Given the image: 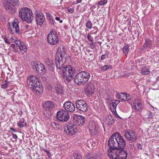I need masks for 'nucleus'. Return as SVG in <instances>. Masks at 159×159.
<instances>
[{
  "mask_svg": "<svg viewBox=\"0 0 159 159\" xmlns=\"http://www.w3.org/2000/svg\"><path fill=\"white\" fill-rule=\"evenodd\" d=\"M66 51L63 48H59L55 56V63L57 70L61 74L65 81L70 82L72 80V75L75 72V69L70 65L64 67L62 59L65 58Z\"/></svg>",
  "mask_w": 159,
  "mask_h": 159,
  "instance_id": "1",
  "label": "nucleus"
},
{
  "mask_svg": "<svg viewBox=\"0 0 159 159\" xmlns=\"http://www.w3.org/2000/svg\"><path fill=\"white\" fill-rule=\"evenodd\" d=\"M18 16L23 21L28 23H31L34 19L32 11L27 7L22 8L19 10Z\"/></svg>",
  "mask_w": 159,
  "mask_h": 159,
  "instance_id": "2",
  "label": "nucleus"
},
{
  "mask_svg": "<svg viewBox=\"0 0 159 159\" xmlns=\"http://www.w3.org/2000/svg\"><path fill=\"white\" fill-rule=\"evenodd\" d=\"M90 77L89 73L86 71H82L75 76L74 78V83L78 85L84 84L88 81Z\"/></svg>",
  "mask_w": 159,
  "mask_h": 159,
  "instance_id": "3",
  "label": "nucleus"
},
{
  "mask_svg": "<svg viewBox=\"0 0 159 159\" xmlns=\"http://www.w3.org/2000/svg\"><path fill=\"white\" fill-rule=\"evenodd\" d=\"M27 83L29 87L35 90L37 92L40 93L42 88L38 79L35 76L31 75L27 79Z\"/></svg>",
  "mask_w": 159,
  "mask_h": 159,
  "instance_id": "4",
  "label": "nucleus"
},
{
  "mask_svg": "<svg viewBox=\"0 0 159 159\" xmlns=\"http://www.w3.org/2000/svg\"><path fill=\"white\" fill-rule=\"evenodd\" d=\"M108 157L112 159H126L127 153L124 149L114 148L112 150V153L108 154Z\"/></svg>",
  "mask_w": 159,
  "mask_h": 159,
  "instance_id": "5",
  "label": "nucleus"
},
{
  "mask_svg": "<svg viewBox=\"0 0 159 159\" xmlns=\"http://www.w3.org/2000/svg\"><path fill=\"white\" fill-rule=\"evenodd\" d=\"M4 4L7 11L13 13L15 12V6H18L19 1V0H5Z\"/></svg>",
  "mask_w": 159,
  "mask_h": 159,
  "instance_id": "6",
  "label": "nucleus"
},
{
  "mask_svg": "<svg viewBox=\"0 0 159 159\" xmlns=\"http://www.w3.org/2000/svg\"><path fill=\"white\" fill-rule=\"evenodd\" d=\"M121 134L127 139L130 141L131 143L134 142L137 140V138L136 133L132 130L124 129L121 131Z\"/></svg>",
  "mask_w": 159,
  "mask_h": 159,
  "instance_id": "7",
  "label": "nucleus"
},
{
  "mask_svg": "<svg viewBox=\"0 0 159 159\" xmlns=\"http://www.w3.org/2000/svg\"><path fill=\"white\" fill-rule=\"evenodd\" d=\"M57 120L61 122L67 121L70 118L69 113L64 109H61L57 113Z\"/></svg>",
  "mask_w": 159,
  "mask_h": 159,
  "instance_id": "8",
  "label": "nucleus"
},
{
  "mask_svg": "<svg viewBox=\"0 0 159 159\" xmlns=\"http://www.w3.org/2000/svg\"><path fill=\"white\" fill-rule=\"evenodd\" d=\"M116 138V132L113 133L109 139L108 141V145L109 147L108 150L107 155L108 156V154L112 153V150L113 149L118 148L117 147L116 141H115V139Z\"/></svg>",
  "mask_w": 159,
  "mask_h": 159,
  "instance_id": "9",
  "label": "nucleus"
},
{
  "mask_svg": "<svg viewBox=\"0 0 159 159\" xmlns=\"http://www.w3.org/2000/svg\"><path fill=\"white\" fill-rule=\"evenodd\" d=\"M19 23L18 20L16 19H15L12 22L8 23L10 29L12 33L19 34L21 33V31L19 29Z\"/></svg>",
  "mask_w": 159,
  "mask_h": 159,
  "instance_id": "10",
  "label": "nucleus"
},
{
  "mask_svg": "<svg viewBox=\"0 0 159 159\" xmlns=\"http://www.w3.org/2000/svg\"><path fill=\"white\" fill-rule=\"evenodd\" d=\"M116 138L115 139V141H116L117 147L119 149H125L124 147L126 145V143L125 139L120 133L116 132Z\"/></svg>",
  "mask_w": 159,
  "mask_h": 159,
  "instance_id": "11",
  "label": "nucleus"
},
{
  "mask_svg": "<svg viewBox=\"0 0 159 159\" xmlns=\"http://www.w3.org/2000/svg\"><path fill=\"white\" fill-rule=\"evenodd\" d=\"M88 129L90 133L92 135H97L100 132L98 125L95 122L90 121L88 125Z\"/></svg>",
  "mask_w": 159,
  "mask_h": 159,
  "instance_id": "12",
  "label": "nucleus"
},
{
  "mask_svg": "<svg viewBox=\"0 0 159 159\" xmlns=\"http://www.w3.org/2000/svg\"><path fill=\"white\" fill-rule=\"evenodd\" d=\"M43 108L46 112L44 113L46 115H51V111L55 107V104L51 101H48L46 102L43 105Z\"/></svg>",
  "mask_w": 159,
  "mask_h": 159,
  "instance_id": "13",
  "label": "nucleus"
},
{
  "mask_svg": "<svg viewBox=\"0 0 159 159\" xmlns=\"http://www.w3.org/2000/svg\"><path fill=\"white\" fill-rule=\"evenodd\" d=\"M64 130L66 134L69 136L74 135L77 132L76 126L72 123L67 124Z\"/></svg>",
  "mask_w": 159,
  "mask_h": 159,
  "instance_id": "14",
  "label": "nucleus"
},
{
  "mask_svg": "<svg viewBox=\"0 0 159 159\" xmlns=\"http://www.w3.org/2000/svg\"><path fill=\"white\" fill-rule=\"evenodd\" d=\"M48 41L52 45L56 44L59 42L57 35L55 32H51L47 36Z\"/></svg>",
  "mask_w": 159,
  "mask_h": 159,
  "instance_id": "15",
  "label": "nucleus"
},
{
  "mask_svg": "<svg viewBox=\"0 0 159 159\" xmlns=\"http://www.w3.org/2000/svg\"><path fill=\"white\" fill-rule=\"evenodd\" d=\"M72 118L73 120L78 125L82 126L84 123V117L81 115L73 114Z\"/></svg>",
  "mask_w": 159,
  "mask_h": 159,
  "instance_id": "16",
  "label": "nucleus"
},
{
  "mask_svg": "<svg viewBox=\"0 0 159 159\" xmlns=\"http://www.w3.org/2000/svg\"><path fill=\"white\" fill-rule=\"evenodd\" d=\"M76 106L79 110L83 112L86 111L88 109L87 105L84 100H77Z\"/></svg>",
  "mask_w": 159,
  "mask_h": 159,
  "instance_id": "17",
  "label": "nucleus"
},
{
  "mask_svg": "<svg viewBox=\"0 0 159 159\" xmlns=\"http://www.w3.org/2000/svg\"><path fill=\"white\" fill-rule=\"evenodd\" d=\"M63 107L65 110L67 111L73 112L75 110V105L73 103L70 102H65L63 104Z\"/></svg>",
  "mask_w": 159,
  "mask_h": 159,
  "instance_id": "18",
  "label": "nucleus"
},
{
  "mask_svg": "<svg viewBox=\"0 0 159 159\" xmlns=\"http://www.w3.org/2000/svg\"><path fill=\"white\" fill-rule=\"evenodd\" d=\"M95 90V88L93 85L88 84L85 89V93L88 96H91L94 94Z\"/></svg>",
  "mask_w": 159,
  "mask_h": 159,
  "instance_id": "19",
  "label": "nucleus"
},
{
  "mask_svg": "<svg viewBox=\"0 0 159 159\" xmlns=\"http://www.w3.org/2000/svg\"><path fill=\"white\" fill-rule=\"evenodd\" d=\"M116 96L117 98L119 99H130L131 95L128 93H116Z\"/></svg>",
  "mask_w": 159,
  "mask_h": 159,
  "instance_id": "20",
  "label": "nucleus"
},
{
  "mask_svg": "<svg viewBox=\"0 0 159 159\" xmlns=\"http://www.w3.org/2000/svg\"><path fill=\"white\" fill-rule=\"evenodd\" d=\"M35 18L37 24L40 25L43 24L45 19L44 15L41 13L36 14Z\"/></svg>",
  "mask_w": 159,
  "mask_h": 159,
  "instance_id": "21",
  "label": "nucleus"
},
{
  "mask_svg": "<svg viewBox=\"0 0 159 159\" xmlns=\"http://www.w3.org/2000/svg\"><path fill=\"white\" fill-rule=\"evenodd\" d=\"M15 43L16 44V48H18L22 52H25L27 51V47L24 43L19 40H16Z\"/></svg>",
  "mask_w": 159,
  "mask_h": 159,
  "instance_id": "22",
  "label": "nucleus"
},
{
  "mask_svg": "<svg viewBox=\"0 0 159 159\" xmlns=\"http://www.w3.org/2000/svg\"><path fill=\"white\" fill-rule=\"evenodd\" d=\"M139 72L142 75H147L149 74L150 71L149 66H141L139 70Z\"/></svg>",
  "mask_w": 159,
  "mask_h": 159,
  "instance_id": "23",
  "label": "nucleus"
},
{
  "mask_svg": "<svg viewBox=\"0 0 159 159\" xmlns=\"http://www.w3.org/2000/svg\"><path fill=\"white\" fill-rule=\"evenodd\" d=\"M133 107L135 111L138 112L141 111L142 110V105L141 102L138 101V100H135L133 104Z\"/></svg>",
  "mask_w": 159,
  "mask_h": 159,
  "instance_id": "24",
  "label": "nucleus"
},
{
  "mask_svg": "<svg viewBox=\"0 0 159 159\" xmlns=\"http://www.w3.org/2000/svg\"><path fill=\"white\" fill-rule=\"evenodd\" d=\"M54 89L55 92L58 94L61 95L63 93V87L60 83H57L55 84Z\"/></svg>",
  "mask_w": 159,
  "mask_h": 159,
  "instance_id": "25",
  "label": "nucleus"
},
{
  "mask_svg": "<svg viewBox=\"0 0 159 159\" xmlns=\"http://www.w3.org/2000/svg\"><path fill=\"white\" fill-rule=\"evenodd\" d=\"M44 62L47 65L48 69L51 70L53 69V63L52 59L49 58H47L45 59Z\"/></svg>",
  "mask_w": 159,
  "mask_h": 159,
  "instance_id": "26",
  "label": "nucleus"
},
{
  "mask_svg": "<svg viewBox=\"0 0 159 159\" xmlns=\"http://www.w3.org/2000/svg\"><path fill=\"white\" fill-rule=\"evenodd\" d=\"M115 122V120L113 116L109 115L106 119L105 122L106 124L109 125H112Z\"/></svg>",
  "mask_w": 159,
  "mask_h": 159,
  "instance_id": "27",
  "label": "nucleus"
},
{
  "mask_svg": "<svg viewBox=\"0 0 159 159\" xmlns=\"http://www.w3.org/2000/svg\"><path fill=\"white\" fill-rule=\"evenodd\" d=\"M153 44V42L149 39H146L143 47L145 49L150 48Z\"/></svg>",
  "mask_w": 159,
  "mask_h": 159,
  "instance_id": "28",
  "label": "nucleus"
},
{
  "mask_svg": "<svg viewBox=\"0 0 159 159\" xmlns=\"http://www.w3.org/2000/svg\"><path fill=\"white\" fill-rule=\"evenodd\" d=\"M120 102L119 100H111L110 101V105L113 107L114 109H116L117 104Z\"/></svg>",
  "mask_w": 159,
  "mask_h": 159,
  "instance_id": "29",
  "label": "nucleus"
},
{
  "mask_svg": "<svg viewBox=\"0 0 159 159\" xmlns=\"http://www.w3.org/2000/svg\"><path fill=\"white\" fill-rule=\"evenodd\" d=\"M17 125L20 128H22L26 125V122L25 121L24 119L21 118L19 120V121L17 123Z\"/></svg>",
  "mask_w": 159,
  "mask_h": 159,
  "instance_id": "30",
  "label": "nucleus"
},
{
  "mask_svg": "<svg viewBox=\"0 0 159 159\" xmlns=\"http://www.w3.org/2000/svg\"><path fill=\"white\" fill-rule=\"evenodd\" d=\"M129 45L128 44L125 45L122 49L123 53L126 56L129 51Z\"/></svg>",
  "mask_w": 159,
  "mask_h": 159,
  "instance_id": "31",
  "label": "nucleus"
},
{
  "mask_svg": "<svg viewBox=\"0 0 159 159\" xmlns=\"http://www.w3.org/2000/svg\"><path fill=\"white\" fill-rule=\"evenodd\" d=\"M153 115L154 114L152 112L149 110H147L145 117L146 118L151 119L153 117Z\"/></svg>",
  "mask_w": 159,
  "mask_h": 159,
  "instance_id": "32",
  "label": "nucleus"
},
{
  "mask_svg": "<svg viewBox=\"0 0 159 159\" xmlns=\"http://www.w3.org/2000/svg\"><path fill=\"white\" fill-rule=\"evenodd\" d=\"M39 63L38 62H33L32 63L33 69L35 71L37 72V70H38V66H39Z\"/></svg>",
  "mask_w": 159,
  "mask_h": 159,
  "instance_id": "33",
  "label": "nucleus"
},
{
  "mask_svg": "<svg viewBox=\"0 0 159 159\" xmlns=\"http://www.w3.org/2000/svg\"><path fill=\"white\" fill-rule=\"evenodd\" d=\"M72 157H73V159H81L82 157L79 153L74 152L73 153Z\"/></svg>",
  "mask_w": 159,
  "mask_h": 159,
  "instance_id": "34",
  "label": "nucleus"
},
{
  "mask_svg": "<svg viewBox=\"0 0 159 159\" xmlns=\"http://www.w3.org/2000/svg\"><path fill=\"white\" fill-rule=\"evenodd\" d=\"M92 23L90 20H88L85 24L86 27L89 29H92Z\"/></svg>",
  "mask_w": 159,
  "mask_h": 159,
  "instance_id": "35",
  "label": "nucleus"
},
{
  "mask_svg": "<svg viewBox=\"0 0 159 159\" xmlns=\"http://www.w3.org/2000/svg\"><path fill=\"white\" fill-rule=\"evenodd\" d=\"M111 66L110 65H107L104 66H102L101 68V69L103 71H105L107 70L108 69L111 68Z\"/></svg>",
  "mask_w": 159,
  "mask_h": 159,
  "instance_id": "36",
  "label": "nucleus"
},
{
  "mask_svg": "<svg viewBox=\"0 0 159 159\" xmlns=\"http://www.w3.org/2000/svg\"><path fill=\"white\" fill-rule=\"evenodd\" d=\"M52 125L54 128L57 130L59 129L60 128V125L58 124H56L55 122L52 123Z\"/></svg>",
  "mask_w": 159,
  "mask_h": 159,
  "instance_id": "37",
  "label": "nucleus"
},
{
  "mask_svg": "<svg viewBox=\"0 0 159 159\" xmlns=\"http://www.w3.org/2000/svg\"><path fill=\"white\" fill-rule=\"evenodd\" d=\"M71 61L72 62V64L74 65V66L77 65L78 63V60L77 58L72 59Z\"/></svg>",
  "mask_w": 159,
  "mask_h": 159,
  "instance_id": "38",
  "label": "nucleus"
},
{
  "mask_svg": "<svg viewBox=\"0 0 159 159\" xmlns=\"http://www.w3.org/2000/svg\"><path fill=\"white\" fill-rule=\"evenodd\" d=\"M84 159H95V157H94L93 154L89 153L85 157Z\"/></svg>",
  "mask_w": 159,
  "mask_h": 159,
  "instance_id": "39",
  "label": "nucleus"
},
{
  "mask_svg": "<svg viewBox=\"0 0 159 159\" xmlns=\"http://www.w3.org/2000/svg\"><path fill=\"white\" fill-rule=\"evenodd\" d=\"M107 2V0H101L98 2V4L101 6H102L106 4Z\"/></svg>",
  "mask_w": 159,
  "mask_h": 159,
  "instance_id": "40",
  "label": "nucleus"
},
{
  "mask_svg": "<svg viewBox=\"0 0 159 159\" xmlns=\"http://www.w3.org/2000/svg\"><path fill=\"white\" fill-rule=\"evenodd\" d=\"M43 65L42 64H41L40 63H39V66H38V70H37V72L39 73L40 72V71H41V67H42L43 66Z\"/></svg>",
  "mask_w": 159,
  "mask_h": 159,
  "instance_id": "41",
  "label": "nucleus"
},
{
  "mask_svg": "<svg viewBox=\"0 0 159 159\" xmlns=\"http://www.w3.org/2000/svg\"><path fill=\"white\" fill-rule=\"evenodd\" d=\"M46 71V70L44 66L43 65V66L41 69V73L44 74Z\"/></svg>",
  "mask_w": 159,
  "mask_h": 159,
  "instance_id": "42",
  "label": "nucleus"
},
{
  "mask_svg": "<svg viewBox=\"0 0 159 159\" xmlns=\"http://www.w3.org/2000/svg\"><path fill=\"white\" fill-rule=\"evenodd\" d=\"M43 151H44L45 152H46L49 157H50L52 156L51 153L50 152V151H47L46 149H43Z\"/></svg>",
  "mask_w": 159,
  "mask_h": 159,
  "instance_id": "43",
  "label": "nucleus"
},
{
  "mask_svg": "<svg viewBox=\"0 0 159 159\" xmlns=\"http://www.w3.org/2000/svg\"><path fill=\"white\" fill-rule=\"evenodd\" d=\"M136 145L138 149L142 150V146L140 143H137Z\"/></svg>",
  "mask_w": 159,
  "mask_h": 159,
  "instance_id": "44",
  "label": "nucleus"
},
{
  "mask_svg": "<svg viewBox=\"0 0 159 159\" xmlns=\"http://www.w3.org/2000/svg\"><path fill=\"white\" fill-rule=\"evenodd\" d=\"M87 38L88 40L90 42H92L93 41V39L92 37H90L89 34H88L87 35Z\"/></svg>",
  "mask_w": 159,
  "mask_h": 159,
  "instance_id": "45",
  "label": "nucleus"
},
{
  "mask_svg": "<svg viewBox=\"0 0 159 159\" xmlns=\"http://www.w3.org/2000/svg\"><path fill=\"white\" fill-rule=\"evenodd\" d=\"M8 86V84L6 83L2 85L1 88L2 89H6L7 88Z\"/></svg>",
  "mask_w": 159,
  "mask_h": 159,
  "instance_id": "46",
  "label": "nucleus"
},
{
  "mask_svg": "<svg viewBox=\"0 0 159 159\" xmlns=\"http://www.w3.org/2000/svg\"><path fill=\"white\" fill-rule=\"evenodd\" d=\"M106 57H107V54H105L102 55L101 57V60H103L105 59L106 58Z\"/></svg>",
  "mask_w": 159,
  "mask_h": 159,
  "instance_id": "47",
  "label": "nucleus"
},
{
  "mask_svg": "<svg viewBox=\"0 0 159 159\" xmlns=\"http://www.w3.org/2000/svg\"><path fill=\"white\" fill-rule=\"evenodd\" d=\"M11 135H12V137L14 139H16L18 138L16 134L11 133Z\"/></svg>",
  "mask_w": 159,
  "mask_h": 159,
  "instance_id": "48",
  "label": "nucleus"
},
{
  "mask_svg": "<svg viewBox=\"0 0 159 159\" xmlns=\"http://www.w3.org/2000/svg\"><path fill=\"white\" fill-rule=\"evenodd\" d=\"M111 111L112 112V114L113 115H115V116H116V115L117 114L116 112V109H113V111L111 110Z\"/></svg>",
  "mask_w": 159,
  "mask_h": 159,
  "instance_id": "49",
  "label": "nucleus"
},
{
  "mask_svg": "<svg viewBox=\"0 0 159 159\" xmlns=\"http://www.w3.org/2000/svg\"><path fill=\"white\" fill-rule=\"evenodd\" d=\"M55 19L57 21H59L60 23L62 22V20H60V18L59 17H55Z\"/></svg>",
  "mask_w": 159,
  "mask_h": 159,
  "instance_id": "50",
  "label": "nucleus"
},
{
  "mask_svg": "<svg viewBox=\"0 0 159 159\" xmlns=\"http://www.w3.org/2000/svg\"><path fill=\"white\" fill-rule=\"evenodd\" d=\"M4 40L6 43L7 44L10 43V41L7 38H4Z\"/></svg>",
  "mask_w": 159,
  "mask_h": 159,
  "instance_id": "51",
  "label": "nucleus"
},
{
  "mask_svg": "<svg viewBox=\"0 0 159 159\" xmlns=\"http://www.w3.org/2000/svg\"><path fill=\"white\" fill-rule=\"evenodd\" d=\"M10 129L14 132H17V131L16 129H15L12 127H11L10 128Z\"/></svg>",
  "mask_w": 159,
  "mask_h": 159,
  "instance_id": "52",
  "label": "nucleus"
},
{
  "mask_svg": "<svg viewBox=\"0 0 159 159\" xmlns=\"http://www.w3.org/2000/svg\"><path fill=\"white\" fill-rule=\"evenodd\" d=\"M68 11L70 13H72L73 12L74 10L72 8H69L68 9Z\"/></svg>",
  "mask_w": 159,
  "mask_h": 159,
  "instance_id": "53",
  "label": "nucleus"
},
{
  "mask_svg": "<svg viewBox=\"0 0 159 159\" xmlns=\"http://www.w3.org/2000/svg\"><path fill=\"white\" fill-rule=\"evenodd\" d=\"M16 44L15 43V44H11V46L13 48H15L16 47Z\"/></svg>",
  "mask_w": 159,
  "mask_h": 159,
  "instance_id": "54",
  "label": "nucleus"
},
{
  "mask_svg": "<svg viewBox=\"0 0 159 159\" xmlns=\"http://www.w3.org/2000/svg\"><path fill=\"white\" fill-rule=\"evenodd\" d=\"M49 19L50 20H52H52L54 19L53 16L51 15H49Z\"/></svg>",
  "mask_w": 159,
  "mask_h": 159,
  "instance_id": "55",
  "label": "nucleus"
},
{
  "mask_svg": "<svg viewBox=\"0 0 159 159\" xmlns=\"http://www.w3.org/2000/svg\"><path fill=\"white\" fill-rule=\"evenodd\" d=\"M50 23H51V24H54V23H55V20H54V19H52V20H51Z\"/></svg>",
  "mask_w": 159,
  "mask_h": 159,
  "instance_id": "56",
  "label": "nucleus"
},
{
  "mask_svg": "<svg viewBox=\"0 0 159 159\" xmlns=\"http://www.w3.org/2000/svg\"><path fill=\"white\" fill-rule=\"evenodd\" d=\"M82 0H77L76 1V3L78 4L81 2Z\"/></svg>",
  "mask_w": 159,
  "mask_h": 159,
  "instance_id": "57",
  "label": "nucleus"
},
{
  "mask_svg": "<svg viewBox=\"0 0 159 159\" xmlns=\"http://www.w3.org/2000/svg\"><path fill=\"white\" fill-rule=\"evenodd\" d=\"M115 116L116 118H119L120 119H122V118L120 117L119 116V115L118 114L116 115V116Z\"/></svg>",
  "mask_w": 159,
  "mask_h": 159,
  "instance_id": "58",
  "label": "nucleus"
},
{
  "mask_svg": "<svg viewBox=\"0 0 159 159\" xmlns=\"http://www.w3.org/2000/svg\"><path fill=\"white\" fill-rule=\"evenodd\" d=\"M151 110V111H154V108L153 107H152Z\"/></svg>",
  "mask_w": 159,
  "mask_h": 159,
  "instance_id": "59",
  "label": "nucleus"
},
{
  "mask_svg": "<svg viewBox=\"0 0 159 159\" xmlns=\"http://www.w3.org/2000/svg\"><path fill=\"white\" fill-rule=\"evenodd\" d=\"M128 100H122V101H121L122 102H125V101H128Z\"/></svg>",
  "mask_w": 159,
  "mask_h": 159,
  "instance_id": "60",
  "label": "nucleus"
},
{
  "mask_svg": "<svg viewBox=\"0 0 159 159\" xmlns=\"http://www.w3.org/2000/svg\"><path fill=\"white\" fill-rule=\"evenodd\" d=\"M29 26V25H25V27H26V28H27Z\"/></svg>",
  "mask_w": 159,
  "mask_h": 159,
  "instance_id": "61",
  "label": "nucleus"
},
{
  "mask_svg": "<svg viewBox=\"0 0 159 159\" xmlns=\"http://www.w3.org/2000/svg\"><path fill=\"white\" fill-rule=\"evenodd\" d=\"M43 149H45L43 147L41 148V150H43Z\"/></svg>",
  "mask_w": 159,
  "mask_h": 159,
  "instance_id": "62",
  "label": "nucleus"
},
{
  "mask_svg": "<svg viewBox=\"0 0 159 159\" xmlns=\"http://www.w3.org/2000/svg\"><path fill=\"white\" fill-rule=\"evenodd\" d=\"M96 33H97L96 32H94L93 33H92V34H96Z\"/></svg>",
  "mask_w": 159,
  "mask_h": 159,
  "instance_id": "63",
  "label": "nucleus"
},
{
  "mask_svg": "<svg viewBox=\"0 0 159 159\" xmlns=\"http://www.w3.org/2000/svg\"><path fill=\"white\" fill-rule=\"evenodd\" d=\"M96 28V27H93V28L94 29V28Z\"/></svg>",
  "mask_w": 159,
  "mask_h": 159,
  "instance_id": "64",
  "label": "nucleus"
}]
</instances>
